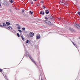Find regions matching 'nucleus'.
<instances>
[{
	"mask_svg": "<svg viewBox=\"0 0 80 80\" xmlns=\"http://www.w3.org/2000/svg\"><path fill=\"white\" fill-rule=\"evenodd\" d=\"M45 13H46V14H48L49 13V11H48V10H46L45 11Z\"/></svg>",
	"mask_w": 80,
	"mask_h": 80,
	"instance_id": "obj_9",
	"label": "nucleus"
},
{
	"mask_svg": "<svg viewBox=\"0 0 80 80\" xmlns=\"http://www.w3.org/2000/svg\"><path fill=\"white\" fill-rule=\"evenodd\" d=\"M29 13H30L31 15H32V14L33 13V12H32V11H30L29 12Z\"/></svg>",
	"mask_w": 80,
	"mask_h": 80,
	"instance_id": "obj_15",
	"label": "nucleus"
},
{
	"mask_svg": "<svg viewBox=\"0 0 80 80\" xmlns=\"http://www.w3.org/2000/svg\"><path fill=\"white\" fill-rule=\"evenodd\" d=\"M2 72V69L0 68V72Z\"/></svg>",
	"mask_w": 80,
	"mask_h": 80,
	"instance_id": "obj_27",
	"label": "nucleus"
},
{
	"mask_svg": "<svg viewBox=\"0 0 80 80\" xmlns=\"http://www.w3.org/2000/svg\"><path fill=\"white\" fill-rule=\"evenodd\" d=\"M1 5H2V2H0V7H1Z\"/></svg>",
	"mask_w": 80,
	"mask_h": 80,
	"instance_id": "obj_29",
	"label": "nucleus"
},
{
	"mask_svg": "<svg viewBox=\"0 0 80 80\" xmlns=\"http://www.w3.org/2000/svg\"><path fill=\"white\" fill-rule=\"evenodd\" d=\"M30 3H31V4H32H32H33V2L32 1H31L30 2H29Z\"/></svg>",
	"mask_w": 80,
	"mask_h": 80,
	"instance_id": "obj_21",
	"label": "nucleus"
},
{
	"mask_svg": "<svg viewBox=\"0 0 80 80\" xmlns=\"http://www.w3.org/2000/svg\"><path fill=\"white\" fill-rule=\"evenodd\" d=\"M41 3H43V1H41Z\"/></svg>",
	"mask_w": 80,
	"mask_h": 80,
	"instance_id": "obj_25",
	"label": "nucleus"
},
{
	"mask_svg": "<svg viewBox=\"0 0 80 80\" xmlns=\"http://www.w3.org/2000/svg\"><path fill=\"white\" fill-rule=\"evenodd\" d=\"M3 5L4 6H8V3L6 1H4Z\"/></svg>",
	"mask_w": 80,
	"mask_h": 80,
	"instance_id": "obj_4",
	"label": "nucleus"
},
{
	"mask_svg": "<svg viewBox=\"0 0 80 80\" xmlns=\"http://www.w3.org/2000/svg\"><path fill=\"white\" fill-rule=\"evenodd\" d=\"M29 2H32V0H29Z\"/></svg>",
	"mask_w": 80,
	"mask_h": 80,
	"instance_id": "obj_33",
	"label": "nucleus"
},
{
	"mask_svg": "<svg viewBox=\"0 0 80 80\" xmlns=\"http://www.w3.org/2000/svg\"><path fill=\"white\" fill-rule=\"evenodd\" d=\"M0 27H3V25H0Z\"/></svg>",
	"mask_w": 80,
	"mask_h": 80,
	"instance_id": "obj_34",
	"label": "nucleus"
},
{
	"mask_svg": "<svg viewBox=\"0 0 80 80\" xmlns=\"http://www.w3.org/2000/svg\"><path fill=\"white\" fill-rule=\"evenodd\" d=\"M9 2L10 3H13V0H9Z\"/></svg>",
	"mask_w": 80,
	"mask_h": 80,
	"instance_id": "obj_19",
	"label": "nucleus"
},
{
	"mask_svg": "<svg viewBox=\"0 0 80 80\" xmlns=\"http://www.w3.org/2000/svg\"><path fill=\"white\" fill-rule=\"evenodd\" d=\"M69 30H70L71 31H72V30H73V29H72V28H69Z\"/></svg>",
	"mask_w": 80,
	"mask_h": 80,
	"instance_id": "obj_17",
	"label": "nucleus"
},
{
	"mask_svg": "<svg viewBox=\"0 0 80 80\" xmlns=\"http://www.w3.org/2000/svg\"><path fill=\"white\" fill-rule=\"evenodd\" d=\"M50 17V19H52V18H53V17H51L50 18V17Z\"/></svg>",
	"mask_w": 80,
	"mask_h": 80,
	"instance_id": "obj_31",
	"label": "nucleus"
},
{
	"mask_svg": "<svg viewBox=\"0 0 80 80\" xmlns=\"http://www.w3.org/2000/svg\"><path fill=\"white\" fill-rule=\"evenodd\" d=\"M42 12H43L41 11V12H40V14H42Z\"/></svg>",
	"mask_w": 80,
	"mask_h": 80,
	"instance_id": "obj_32",
	"label": "nucleus"
},
{
	"mask_svg": "<svg viewBox=\"0 0 80 80\" xmlns=\"http://www.w3.org/2000/svg\"><path fill=\"white\" fill-rule=\"evenodd\" d=\"M5 78H7V77L5 75L4 76Z\"/></svg>",
	"mask_w": 80,
	"mask_h": 80,
	"instance_id": "obj_36",
	"label": "nucleus"
},
{
	"mask_svg": "<svg viewBox=\"0 0 80 80\" xmlns=\"http://www.w3.org/2000/svg\"><path fill=\"white\" fill-rule=\"evenodd\" d=\"M6 23L7 25H10V23L9 22H6Z\"/></svg>",
	"mask_w": 80,
	"mask_h": 80,
	"instance_id": "obj_14",
	"label": "nucleus"
},
{
	"mask_svg": "<svg viewBox=\"0 0 80 80\" xmlns=\"http://www.w3.org/2000/svg\"><path fill=\"white\" fill-rule=\"evenodd\" d=\"M74 26L76 28H78V29H80V25L79 24H75Z\"/></svg>",
	"mask_w": 80,
	"mask_h": 80,
	"instance_id": "obj_3",
	"label": "nucleus"
},
{
	"mask_svg": "<svg viewBox=\"0 0 80 80\" xmlns=\"http://www.w3.org/2000/svg\"><path fill=\"white\" fill-rule=\"evenodd\" d=\"M17 26H18L17 27L18 29H21V26H20L18 24H17Z\"/></svg>",
	"mask_w": 80,
	"mask_h": 80,
	"instance_id": "obj_8",
	"label": "nucleus"
},
{
	"mask_svg": "<svg viewBox=\"0 0 80 80\" xmlns=\"http://www.w3.org/2000/svg\"><path fill=\"white\" fill-rule=\"evenodd\" d=\"M37 6H38V5H37Z\"/></svg>",
	"mask_w": 80,
	"mask_h": 80,
	"instance_id": "obj_42",
	"label": "nucleus"
},
{
	"mask_svg": "<svg viewBox=\"0 0 80 80\" xmlns=\"http://www.w3.org/2000/svg\"><path fill=\"white\" fill-rule=\"evenodd\" d=\"M25 51L26 52V49H25Z\"/></svg>",
	"mask_w": 80,
	"mask_h": 80,
	"instance_id": "obj_40",
	"label": "nucleus"
},
{
	"mask_svg": "<svg viewBox=\"0 0 80 80\" xmlns=\"http://www.w3.org/2000/svg\"><path fill=\"white\" fill-rule=\"evenodd\" d=\"M22 30H23V31H25V28H22Z\"/></svg>",
	"mask_w": 80,
	"mask_h": 80,
	"instance_id": "obj_18",
	"label": "nucleus"
},
{
	"mask_svg": "<svg viewBox=\"0 0 80 80\" xmlns=\"http://www.w3.org/2000/svg\"><path fill=\"white\" fill-rule=\"evenodd\" d=\"M45 14V12H42V15H44Z\"/></svg>",
	"mask_w": 80,
	"mask_h": 80,
	"instance_id": "obj_35",
	"label": "nucleus"
},
{
	"mask_svg": "<svg viewBox=\"0 0 80 80\" xmlns=\"http://www.w3.org/2000/svg\"><path fill=\"white\" fill-rule=\"evenodd\" d=\"M29 41L28 40H27L26 41V43H28Z\"/></svg>",
	"mask_w": 80,
	"mask_h": 80,
	"instance_id": "obj_24",
	"label": "nucleus"
},
{
	"mask_svg": "<svg viewBox=\"0 0 80 80\" xmlns=\"http://www.w3.org/2000/svg\"><path fill=\"white\" fill-rule=\"evenodd\" d=\"M42 7H43V9H45V6H42Z\"/></svg>",
	"mask_w": 80,
	"mask_h": 80,
	"instance_id": "obj_22",
	"label": "nucleus"
},
{
	"mask_svg": "<svg viewBox=\"0 0 80 80\" xmlns=\"http://www.w3.org/2000/svg\"><path fill=\"white\" fill-rule=\"evenodd\" d=\"M45 22L46 24H48V25H52V23L49 21L46 20L45 21Z\"/></svg>",
	"mask_w": 80,
	"mask_h": 80,
	"instance_id": "obj_2",
	"label": "nucleus"
},
{
	"mask_svg": "<svg viewBox=\"0 0 80 80\" xmlns=\"http://www.w3.org/2000/svg\"><path fill=\"white\" fill-rule=\"evenodd\" d=\"M29 35L31 37H32L34 35V33H33L32 32H31L29 33Z\"/></svg>",
	"mask_w": 80,
	"mask_h": 80,
	"instance_id": "obj_5",
	"label": "nucleus"
},
{
	"mask_svg": "<svg viewBox=\"0 0 80 80\" xmlns=\"http://www.w3.org/2000/svg\"><path fill=\"white\" fill-rule=\"evenodd\" d=\"M9 11L10 12H12V11L11 10V9H10Z\"/></svg>",
	"mask_w": 80,
	"mask_h": 80,
	"instance_id": "obj_26",
	"label": "nucleus"
},
{
	"mask_svg": "<svg viewBox=\"0 0 80 80\" xmlns=\"http://www.w3.org/2000/svg\"><path fill=\"white\" fill-rule=\"evenodd\" d=\"M22 12L23 13V12H24V10H22Z\"/></svg>",
	"mask_w": 80,
	"mask_h": 80,
	"instance_id": "obj_28",
	"label": "nucleus"
},
{
	"mask_svg": "<svg viewBox=\"0 0 80 80\" xmlns=\"http://www.w3.org/2000/svg\"><path fill=\"white\" fill-rule=\"evenodd\" d=\"M3 27H7V24H6L5 23H3Z\"/></svg>",
	"mask_w": 80,
	"mask_h": 80,
	"instance_id": "obj_12",
	"label": "nucleus"
},
{
	"mask_svg": "<svg viewBox=\"0 0 80 80\" xmlns=\"http://www.w3.org/2000/svg\"><path fill=\"white\" fill-rule=\"evenodd\" d=\"M17 35L18 36V37H20V34L18 33H17Z\"/></svg>",
	"mask_w": 80,
	"mask_h": 80,
	"instance_id": "obj_20",
	"label": "nucleus"
},
{
	"mask_svg": "<svg viewBox=\"0 0 80 80\" xmlns=\"http://www.w3.org/2000/svg\"><path fill=\"white\" fill-rule=\"evenodd\" d=\"M21 38H22V40L24 41V38H23V36H21Z\"/></svg>",
	"mask_w": 80,
	"mask_h": 80,
	"instance_id": "obj_13",
	"label": "nucleus"
},
{
	"mask_svg": "<svg viewBox=\"0 0 80 80\" xmlns=\"http://www.w3.org/2000/svg\"><path fill=\"white\" fill-rule=\"evenodd\" d=\"M78 15H79V16H80V12H78Z\"/></svg>",
	"mask_w": 80,
	"mask_h": 80,
	"instance_id": "obj_23",
	"label": "nucleus"
},
{
	"mask_svg": "<svg viewBox=\"0 0 80 80\" xmlns=\"http://www.w3.org/2000/svg\"><path fill=\"white\" fill-rule=\"evenodd\" d=\"M79 39H80V37H79Z\"/></svg>",
	"mask_w": 80,
	"mask_h": 80,
	"instance_id": "obj_39",
	"label": "nucleus"
},
{
	"mask_svg": "<svg viewBox=\"0 0 80 80\" xmlns=\"http://www.w3.org/2000/svg\"><path fill=\"white\" fill-rule=\"evenodd\" d=\"M29 58H30V59L33 62H34V63H35V65H37V64H36V63H35V61L32 58L31 56H29Z\"/></svg>",
	"mask_w": 80,
	"mask_h": 80,
	"instance_id": "obj_6",
	"label": "nucleus"
},
{
	"mask_svg": "<svg viewBox=\"0 0 80 80\" xmlns=\"http://www.w3.org/2000/svg\"><path fill=\"white\" fill-rule=\"evenodd\" d=\"M45 19H46V20H48V18L46 17H45Z\"/></svg>",
	"mask_w": 80,
	"mask_h": 80,
	"instance_id": "obj_30",
	"label": "nucleus"
},
{
	"mask_svg": "<svg viewBox=\"0 0 80 80\" xmlns=\"http://www.w3.org/2000/svg\"><path fill=\"white\" fill-rule=\"evenodd\" d=\"M18 32H20V33H22V31L21 30L19 29L18 30Z\"/></svg>",
	"mask_w": 80,
	"mask_h": 80,
	"instance_id": "obj_16",
	"label": "nucleus"
},
{
	"mask_svg": "<svg viewBox=\"0 0 80 80\" xmlns=\"http://www.w3.org/2000/svg\"><path fill=\"white\" fill-rule=\"evenodd\" d=\"M59 4L61 5H63L64 6L68 5V4L67 2H65V1L64 0H62L61 1L59 2Z\"/></svg>",
	"mask_w": 80,
	"mask_h": 80,
	"instance_id": "obj_1",
	"label": "nucleus"
},
{
	"mask_svg": "<svg viewBox=\"0 0 80 80\" xmlns=\"http://www.w3.org/2000/svg\"><path fill=\"white\" fill-rule=\"evenodd\" d=\"M41 80H42V79H41Z\"/></svg>",
	"mask_w": 80,
	"mask_h": 80,
	"instance_id": "obj_41",
	"label": "nucleus"
},
{
	"mask_svg": "<svg viewBox=\"0 0 80 80\" xmlns=\"http://www.w3.org/2000/svg\"><path fill=\"white\" fill-rule=\"evenodd\" d=\"M8 28H9L10 30H12V27L11 26H9L8 25Z\"/></svg>",
	"mask_w": 80,
	"mask_h": 80,
	"instance_id": "obj_11",
	"label": "nucleus"
},
{
	"mask_svg": "<svg viewBox=\"0 0 80 80\" xmlns=\"http://www.w3.org/2000/svg\"><path fill=\"white\" fill-rule=\"evenodd\" d=\"M72 43L73 45L75 46V47H77V45H76V44L74 42H73L72 41Z\"/></svg>",
	"mask_w": 80,
	"mask_h": 80,
	"instance_id": "obj_10",
	"label": "nucleus"
},
{
	"mask_svg": "<svg viewBox=\"0 0 80 80\" xmlns=\"http://www.w3.org/2000/svg\"><path fill=\"white\" fill-rule=\"evenodd\" d=\"M25 53H26V56H27V53H26V52H25Z\"/></svg>",
	"mask_w": 80,
	"mask_h": 80,
	"instance_id": "obj_37",
	"label": "nucleus"
},
{
	"mask_svg": "<svg viewBox=\"0 0 80 80\" xmlns=\"http://www.w3.org/2000/svg\"><path fill=\"white\" fill-rule=\"evenodd\" d=\"M34 2H35V1H36V0H34Z\"/></svg>",
	"mask_w": 80,
	"mask_h": 80,
	"instance_id": "obj_38",
	"label": "nucleus"
},
{
	"mask_svg": "<svg viewBox=\"0 0 80 80\" xmlns=\"http://www.w3.org/2000/svg\"><path fill=\"white\" fill-rule=\"evenodd\" d=\"M37 39H40V35H38L37 36Z\"/></svg>",
	"mask_w": 80,
	"mask_h": 80,
	"instance_id": "obj_7",
	"label": "nucleus"
}]
</instances>
